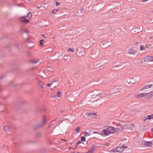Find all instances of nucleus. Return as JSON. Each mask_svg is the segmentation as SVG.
<instances>
[{
  "label": "nucleus",
  "mask_w": 153,
  "mask_h": 153,
  "mask_svg": "<svg viewBox=\"0 0 153 153\" xmlns=\"http://www.w3.org/2000/svg\"><path fill=\"white\" fill-rule=\"evenodd\" d=\"M115 133V129L113 126H110L103 130L100 134L103 136H107L111 134Z\"/></svg>",
  "instance_id": "obj_1"
},
{
  "label": "nucleus",
  "mask_w": 153,
  "mask_h": 153,
  "mask_svg": "<svg viewBox=\"0 0 153 153\" xmlns=\"http://www.w3.org/2000/svg\"><path fill=\"white\" fill-rule=\"evenodd\" d=\"M100 53V50L97 48H94L91 52V57L93 59L97 58Z\"/></svg>",
  "instance_id": "obj_2"
},
{
  "label": "nucleus",
  "mask_w": 153,
  "mask_h": 153,
  "mask_svg": "<svg viewBox=\"0 0 153 153\" xmlns=\"http://www.w3.org/2000/svg\"><path fill=\"white\" fill-rule=\"evenodd\" d=\"M111 45V43L108 40L102 41L100 44V46L102 48H106Z\"/></svg>",
  "instance_id": "obj_3"
},
{
  "label": "nucleus",
  "mask_w": 153,
  "mask_h": 153,
  "mask_svg": "<svg viewBox=\"0 0 153 153\" xmlns=\"http://www.w3.org/2000/svg\"><path fill=\"white\" fill-rule=\"evenodd\" d=\"M136 52V50L133 49V48H131L128 51L127 53L131 55H134Z\"/></svg>",
  "instance_id": "obj_4"
},
{
  "label": "nucleus",
  "mask_w": 153,
  "mask_h": 153,
  "mask_svg": "<svg viewBox=\"0 0 153 153\" xmlns=\"http://www.w3.org/2000/svg\"><path fill=\"white\" fill-rule=\"evenodd\" d=\"M144 60L147 62H150L152 61L153 58L152 56H147L144 57Z\"/></svg>",
  "instance_id": "obj_5"
},
{
  "label": "nucleus",
  "mask_w": 153,
  "mask_h": 153,
  "mask_svg": "<svg viewBox=\"0 0 153 153\" xmlns=\"http://www.w3.org/2000/svg\"><path fill=\"white\" fill-rule=\"evenodd\" d=\"M76 54H77V55L81 57H83L84 56H85V52L82 51H80L76 53Z\"/></svg>",
  "instance_id": "obj_6"
},
{
  "label": "nucleus",
  "mask_w": 153,
  "mask_h": 153,
  "mask_svg": "<svg viewBox=\"0 0 153 153\" xmlns=\"http://www.w3.org/2000/svg\"><path fill=\"white\" fill-rule=\"evenodd\" d=\"M133 30L135 32L137 33H139L142 31V29H141L140 27H135L133 29Z\"/></svg>",
  "instance_id": "obj_7"
},
{
  "label": "nucleus",
  "mask_w": 153,
  "mask_h": 153,
  "mask_svg": "<svg viewBox=\"0 0 153 153\" xmlns=\"http://www.w3.org/2000/svg\"><path fill=\"white\" fill-rule=\"evenodd\" d=\"M152 86V84H149L146 85L143 87L140 90V91H142L144 90L148 89L151 88Z\"/></svg>",
  "instance_id": "obj_8"
},
{
  "label": "nucleus",
  "mask_w": 153,
  "mask_h": 153,
  "mask_svg": "<svg viewBox=\"0 0 153 153\" xmlns=\"http://www.w3.org/2000/svg\"><path fill=\"white\" fill-rule=\"evenodd\" d=\"M24 16H22L20 19V21L22 22L25 23H28L29 22V20L27 19H22V18H25Z\"/></svg>",
  "instance_id": "obj_9"
},
{
  "label": "nucleus",
  "mask_w": 153,
  "mask_h": 153,
  "mask_svg": "<svg viewBox=\"0 0 153 153\" xmlns=\"http://www.w3.org/2000/svg\"><path fill=\"white\" fill-rule=\"evenodd\" d=\"M46 123V120L45 118L44 117L42 120V122L40 124H38V126L40 128L42 127Z\"/></svg>",
  "instance_id": "obj_10"
},
{
  "label": "nucleus",
  "mask_w": 153,
  "mask_h": 153,
  "mask_svg": "<svg viewBox=\"0 0 153 153\" xmlns=\"http://www.w3.org/2000/svg\"><path fill=\"white\" fill-rule=\"evenodd\" d=\"M123 150V148L120 146H118L116 148V150L117 152H121Z\"/></svg>",
  "instance_id": "obj_11"
},
{
  "label": "nucleus",
  "mask_w": 153,
  "mask_h": 153,
  "mask_svg": "<svg viewBox=\"0 0 153 153\" xmlns=\"http://www.w3.org/2000/svg\"><path fill=\"white\" fill-rule=\"evenodd\" d=\"M126 82L129 84H134L135 83V81H134L133 79L132 78L127 79Z\"/></svg>",
  "instance_id": "obj_12"
},
{
  "label": "nucleus",
  "mask_w": 153,
  "mask_h": 153,
  "mask_svg": "<svg viewBox=\"0 0 153 153\" xmlns=\"http://www.w3.org/2000/svg\"><path fill=\"white\" fill-rule=\"evenodd\" d=\"M152 144L151 142L148 141L145 142L144 144L145 146L146 147H149L151 146Z\"/></svg>",
  "instance_id": "obj_13"
},
{
  "label": "nucleus",
  "mask_w": 153,
  "mask_h": 153,
  "mask_svg": "<svg viewBox=\"0 0 153 153\" xmlns=\"http://www.w3.org/2000/svg\"><path fill=\"white\" fill-rule=\"evenodd\" d=\"M146 95L148 98H150L153 96V91L146 93Z\"/></svg>",
  "instance_id": "obj_14"
},
{
  "label": "nucleus",
  "mask_w": 153,
  "mask_h": 153,
  "mask_svg": "<svg viewBox=\"0 0 153 153\" xmlns=\"http://www.w3.org/2000/svg\"><path fill=\"white\" fill-rule=\"evenodd\" d=\"M3 128L4 131H9L10 129V127L9 125H6L4 126Z\"/></svg>",
  "instance_id": "obj_15"
},
{
  "label": "nucleus",
  "mask_w": 153,
  "mask_h": 153,
  "mask_svg": "<svg viewBox=\"0 0 153 153\" xmlns=\"http://www.w3.org/2000/svg\"><path fill=\"white\" fill-rule=\"evenodd\" d=\"M95 148V146L94 145L91 148L90 150L86 153H92Z\"/></svg>",
  "instance_id": "obj_16"
},
{
  "label": "nucleus",
  "mask_w": 153,
  "mask_h": 153,
  "mask_svg": "<svg viewBox=\"0 0 153 153\" xmlns=\"http://www.w3.org/2000/svg\"><path fill=\"white\" fill-rule=\"evenodd\" d=\"M146 93H143L138 94L137 95V97L139 98H141L146 96Z\"/></svg>",
  "instance_id": "obj_17"
},
{
  "label": "nucleus",
  "mask_w": 153,
  "mask_h": 153,
  "mask_svg": "<svg viewBox=\"0 0 153 153\" xmlns=\"http://www.w3.org/2000/svg\"><path fill=\"white\" fill-rule=\"evenodd\" d=\"M64 59L65 60L68 61V62L70 61L71 60L70 58V56L68 55H65L64 56Z\"/></svg>",
  "instance_id": "obj_18"
},
{
  "label": "nucleus",
  "mask_w": 153,
  "mask_h": 153,
  "mask_svg": "<svg viewBox=\"0 0 153 153\" xmlns=\"http://www.w3.org/2000/svg\"><path fill=\"white\" fill-rule=\"evenodd\" d=\"M127 126V125H124L122 126H121L120 127V130H123L124 129H128V128L126 127Z\"/></svg>",
  "instance_id": "obj_19"
},
{
  "label": "nucleus",
  "mask_w": 153,
  "mask_h": 153,
  "mask_svg": "<svg viewBox=\"0 0 153 153\" xmlns=\"http://www.w3.org/2000/svg\"><path fill=\"white\" fill-rule=\"evenodd\" d=\"M62 95V94L61 92L60 91H59L58 90L57 91V94L56 95V96L58 97H60Z\"/></svg>",
  "instance_id": "obj_20"
},
{
  "label": "nucleus",
  "mask_w": 153,
  "mask_h": 153,
  "mask_svg": "<svg viewBox=\"0 0 153 153\" xmlns=\"http://www.w3.org/2000/svg\"><path fill=\"white\" fill-rule=\"evenodd\" d=\"M41 136V134L40 132H37L36 133V136L37 137H40Z\"/></svg>",
  "instance_id": "obj_21"
},
{
  "label": "nucleus",
  "mask_w": 153,
  "mask_h": 153,
  "mask_svg": "<svg viewBox=\"0 0 153 153\" xmlns=\"http://www.w3.org/2000/svg\"><path fill=\"white\" fill-rule=\"evenodd\" d=\"M97 95L100 97H104L106 96L105 94L102 93H100L98 95Z\"/></svg>",
  "instance_id": "obj_22"
},
{
  "label": "nucleus",
  "mask_w": 153,
  "mask_h": 153,
  "mask_svg": "<svg viewBox=\"0 0 153 153\" xmlns=\"http://www.w3.org/2000/svg\"><path fill=\"white\" fill-rule=\"evenodd\" d=\"M147 118L148 120H151L153 118V114L150 115H148L147 116Z\"/></svg>",
  "instance_id": "obj_23"
},
{
  "label": "nucleus",
  "mask_w": 153,
  "mask_h": 153,
  "mask_svg": "<svg viewBox=\"0 0 153 153\" xmlns=\"http://www.w3.org/2000/svg\"><path fill=\"white\" fill-rule=\"evenodd\" d=\"M96 115V113H87L86 114V115L87 116H93V115Z\"/></svg>",
  "instance_id": "obj_24"
},
{
  "label": "nucleus",
  "mask_w": 153,
  "mask_h": 153,
  "mask_svg": "<svg viewBox=\"0 0 153 153\" xmlns=\"http://www.w3.org/2000/svg\"><path fill=\"white\" fill-rule=\"evenodd\" d=\"M38 124H37L34 125V126L33 127V129H36L38 128H40L38 126Z\"/></svg>",
  "instance_id": "obj_25"
},
{
  "label": "nucleus",
  "mask_w": 153,
  "mask_h": 153,
  "mask_svg": "<svg viewBox=\"0 0 153 153\" xmlns=\"http://www.w3.org/2000/svg\"><path fill=\"white\" fill-rule=\"evenodd\" d=\"M83 134H84L85 137H86L88 136H89L91 134L89 133H88L86 131L84 132H83Z\"/></svg>",
  "instance_id": "obj_26"
},
{
  "label": "nucleus",
  "mask_w": 153,
  "mask_h": 153,
  "mask_svg": "<svg viewBox=\"0 0 153 153\" xmlns=\"http://www.w3.org/2000/svg\"><path fill=\"white\" fill-rule=\"evenodd\" d=\"M39 84L41 88H43V83L41 81H39Z\"/></svg>",
  "instance_id": "obj_27"
},
{
  "label": "nucleus",
  "mask_w": 153,
  "mask_h": 153,
  "mask_svg": "<svg viewBox=\"0 0 153 153\" xmlns=\"http://www.w3.org/2000/svg\"><path fill=\"white\" fill-rule=\"evenodd\" d=\"M80 127L79 126H78L76 128V133H78L80 131Z\"/></svg>",
  "instance_id": "obj_28"
},
{
  "label": "nucleus",
  "mask_w": 153,
  "mask_h": 153,
  "mask_svg": "<svg viewBox=\"0 0 153 153\" xmlns=\"http://www.w3.org/2000/svg\"><path fill=\"white\" fill-rule=\"evenodd\" d=\"M67 51H71L72 53H74V50L73 49L69 48L68 49Z\"/></svg>",
  "instance_id": "obj_29"
},
{
  "label": "nucleus",
  "mask_w": 153,
  "mask_h": 153,
  "mask_svg": "<svg viewBox=\"0 0 153 153\" xmlns=\"http://www.w3.org/2000/svg\"><path fill=\"white\" fill-rule=\"evenodd\" d=\"M145 49H146V48L143 45H141L140 47V50L141 51H142L143 50H145Z\"/></svg>",
  "instance_id": "obj_30"
},
{
  "label": "nucleus",
  "mask_w": 153,
  "mask_h": 153,
  "mask_svg": "<svg viewBox=\"0 0 153 153\" xmlns=\"http://www.w3.org/2000/svg\"><path fill=\"white\" fill-rule=\"evenodd\" d=\"M59 9H53L52 10V13L53 14H55L57 12V11Z\"/></svg>",
  "instance_id": "obj_31"
},
{
  "label": "nucleus",
  "mask_w": 153,
  "mask_h": 153,
  "mask_svg": "<svg viewBox=\"0 0 153 153\" xmlns=\"http://www.w3.org/2000/svg\"><path fill=\"white\" fill-rule=\"evenodd\" d=\"M27 16L29 18H31L32 16L31 13L30 12L28 13Z\"/></svg>",
  "instance_id": "obj_32"
},
{
  "label": "nucleus",
  "mask_w": 153,
  "mask_h": 153,
  "mask_svg": "<svg viewBox=\"0 0 153 153\" xmlns=\"http://www.w3.org/2000/svg\"><path fill=\"white\" fill-rule=\"evenodd\" d=\"M39 60H33L32 61V63H36L39 62Z\"/></svg>",
  "instance_id": "obj_33"
},
{
  "label": "nucleus",
  "mask_w": 153,
  "mask_h": 153,
  "mask_svg": "<svg viewBox=\"0 0 153 153\" xmlns=\"http://www.w3.org/2000/svg\"><path fill=\"white\" fill-rule=\"evenodd\" d=\"M81 140L82 141L84 142L85 141V138L84 137H82Z\"/></svg>",
  "instance_id": "obj_34"
},
{
  "label": "nucleus",
  "mask_w": 153,
  "mask_h": 153,
  "mask_svg": "<svg viewBox=\"0 0 153 153\" xmlns=\"http://www.w3.org/2000/svg\"><path fill=\"white\" fill-rule=\"evenodd\" d=\"M111 152H117V151L116 150V148H115V149H112L111 151H110Z\"/></svg>",
  "instance_id": "obj_35"
},
{
  "label": "nucleus",
  "mask_w": 153,
  "mask_h": 153,
  "mask_svg": "<svg viewBox=\"0 0 153 153\" xmlns=\"http://www.w3.org/2000/svg\"><path fill=\"white\" fill-rule=\"evenodd\" d=\"M147 117H144L142 118V120L144 121H146L147 120H148V119H147Z\"/></svg>",
  "instance_id": "obj_36"
},
{
  "label": "nucleus",
  "mask_w": 153,
  "mask_h": 153,
  "mask_svg": "<svg viewBox=\"0 0 153 153\" xmlns=\"http://www.w3.org/2000/svg\"><path fill=\"white\" fill-rule=\"evenodd\" d=\"M44 41L43 39H42L39 41L40 44L42 46L43 45V43L42 42Z\"/></svg>",
  "instance_id": "obj_37"
},
{
  "label": "nucleus",
  "mask_w": 153,
  "mask_h": 153,
  "mask_svg": "<svg viewBox=\"0 0 153 153\" xmlns=\"http://www.w3.org/2000/svg\"><path fill=\"white\" fill-rule=\"evenodd\" d=\"M56 121H59L57 120V119H56L55 120H53L51 122V123L52 124V125H53V124H55V123H54V122H55Z\"/></svg>",
  "instance_id": "obj_38"
},
{
  "label": "nucleus",
  "mask_w": 153,
  "mask_h": 153,
  "mask_svg": "<svg viewBox=\"0 0 153 153\" xmlns=\"http://www.w3.org/2000/svg\"><path fill=\"white\" fill-rule=\"evenodd\" d=\"M72 96V95L71 94H70L68 96V97L70 98V101H72L73 102V101H74V100H71L70 98L71 97V96Z\"/></svg>",
  "instance_id": "obj_39"
},
{
  "label": "nucleus",
  "mask_w": 153,
  "mask_h": 153,
  "mask_svg": "<svg viewBox=\"0 0 153 153\" xmlns=\"http://www.w3.org/2000/svg\"><path fill=\"white\" fill-rule=\"evenodd\" d=\"M81 143V141H79L77 142L76 143V146H77L80 143Z\"/></svg>",
  "instance_id": "obj_40"
},
{
  "label": "nucleus",
  "mask_w": 153,
  "mask_h": 153,
  "mask_svg": "<svg viewBox=\"0 0 153 153\" xmlns=\"http://www.w3.org/2000/svg\"><path fill=\"white\" fill-rule=\"evenodd\" d=\"M53 84V82L51 83V82L49 83L48 84H47V85L48 86V87H50L51 86V85Z\"/></svg>",
  "instance_id": "obj_41"
},
{
  "label": "nucleus",
  "mask_w": 153,
  "mask_h": 153,
  "mask_svg": "<svg viewBox=\"0 0 153 153\" xmlns=\"http://www.w3.org/2000/svg\"><path fill=\"white\" fill-rule=\"evenodd\" d=\"M24 32L25 33H26L28 35H29V33H28V31L27 30H24Z\"/></svg>",
  "instance_id": "obj_42"
},
{
  "label": "nucleus",
  "mask_w": 153,
  "mask_h": 153,
  "mask_svg": "<svg viewBox=\"0 0 153 153\" xmlns=\"http://www.w3.org/2000/svg\"><path fill=\"white\" fill-rule=\"evenodd\" d=\"M119 130V128H117L115 129V131L116 132H117Z\"/></svg>",
  "instance_id": "obj_43"
},
{
  "label": "nucleus",
  "mask_w": 153,
  "mask_h": 153,
  "mask_svg": "<svg viewBox=\"0 0 153 153\" xmlns=\"http://www.w3.org/2000/svg\"><path fill=\"white\" fill-rule=\"evenodd\" d=\"M56 6H58L60 5V3L58 2H56Z\"/></svg>",
  "instance_id": "obj_44"
},
{
  "label": "nucleus",
  "mask_w": 153,
  "mask_h": 153,
  "mask_svg": "<svg viewBox=\"0 0 153 153\" xmlns=\"http://www.w3.org/2000/svg\"><path fill=\"white\" fill-rule=\"evenodd\" d=\"M119 66V65H117L115 66L114 67H117Z\"/></svg>",
  "instance_id": "obj_45"
},
{
  "label": "nucleus",
  "mask_w": 153,
  "mask_h": 153,
  "mask_svg": "<svg viewBox=\"0 0 153 153\" xmlns=\"http://www.w3.org/2000/svg\"><path fill=\"white\" fill-rule=\"evenodd\" d=\"M93 133H98L96 131H94L93 132Z\"/></svg>",
  "instance_id": "obj_46"
},
{
  "label": "nucleus",
  "mask_w": 153,
  "mask_h": 153,
  "mask_svg": "<svg viewBox=\"0 0 153 153\" xmlns=\"http://www.w3.org/2000/svg\"><path fill=\"white\" fill-rule=\"evenodd\" d=\"M151 131L153 132V128L151 129Z\"/></svg>",
  "instance_id": "obj_47"
},
{
  "label": "nucleus",
  "mask_w": 153,
  "mask_h": 153,
  "mask_svg": "<svg viewBox=\"0 0 153 153\" xmlns=\"http://www.w3.org/2000/svg\"><path fill=\"white\" fill-rule=\"evenodd\" d=\"M42 71L44 73H45V71L44 70H43Z\"/></svg>",
  "instance_id": "obj_48"
},
{
  "label": "nucleus",
  "mask_w": 153,
  "mask_h": 153,
  "mask_svg": "<svg viewBox=\"0 0 153 153\" xmlns=\"http://www.w3.org/2000/svg\"><path fill=\"white\" fill-rule=\"evenodd\" d=\"M131 125L132 126H133V125H134V124H132Z\"/></svg>",
  "instance_id": "obj_49"
},
{
  "label": "nucleus",
  "mask_w": 153,
  "mask_h": 153,
  "mask_svg": "<svg viewBox=\"0 0 153 153\" xmlns=\"http://www.w3.org/2000/svg\"><path fill=\"white\" fill-rule=\"evenodd\" d=\"M42 36H43L45 37V35H44V34H43V35H42Z\"/></svg>",
  "instance_id": "obj_50"
},
{
  "label": "nucleus",
  "mask_w": 153,
  "mask_h": 153,
  "mask_svg": "<svg viewBox=\"0 0 153 153\" xmlns=\"http://www.w3.org/2000/svg\"><path fill=\"white\" fill-rule=\"evenodd\" d=\"M137 43H138V42H137V43H136V44H137Z\"/></svg>",
  "instance_id": "obj_51"
},
{
  "label": "nucleus",
  "mask_w": 153,
  "mask_h": 153,
  "mask_svg": "<svg viewBox=\"0 0 153 153\" xmlns=\"http://www.w3.org/2000/svg\"><path fill=\"white\" fill-rule=\"evenodd\" d=\"M123 147H124V148H127L126 147H125L123 146Z\"/></svg>",
  "instance_id": "obj_52"
},
{
  "label": "nucleus",
  "mask_w": 153,
  "mask_h": 153,
  "mask_svg": "<svg viewBox=\"0 0 153 153\" xmlns=\"http://www.w3.org/2000/svg\"><path fill=\"white\" fill-rule=\"evenodd\" d=\"M152 57L153 58V56H152Z\"/></svg>",
  "instance_id": "obj_53"
},
{
  "label": "nucleus",
  "mask_w": 153,
  "mask_h": 153,
  "mask_svg": "<svg viewBox=\"0 0 153 153\" xmlns=\"http://www.w3.org/2000/svg\"><path fill=\"white\" fill-rule=\"evenodd\" d=\"M72 153H74V152H72Z\"/></svg>",
  "instance_id": "obj_54"
},
{
  "label": "nucleus",
  "mask_w": 153,
  "mask_h": 153,
  "mask_svg": "<svg viewBox=\"0 0 153 153\" xmlns=\"http://www.w3.org/2000/svg\"><path fill=\"white\" fill-rule=\"evenodd\" d=\"M77 153H79V152H77Z\"/></svg>",
  "instance_id": "obj_55"
},
{
  "label": "nucleus",
  "mask_w": 153,
  "mask_h": 153,
  "mask_svg": "<svg viewBox=\"0 0 153 153\" xmlns=\"http://www.w3.org/2000/svg\"><path fill=\"white\" fill-rule=\"evenodd\" d=\"M152 142H153V140H152Z\"/></svg>",
  "instance_id": "obj_56"
}]
</instances>
